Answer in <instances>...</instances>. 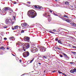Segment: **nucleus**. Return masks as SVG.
<instances>
[{"mask_svg":"<svg viewBox=\"0 0 76 76\" xmlns=\"http://www.w3.org/2000/svg\"><path fill=\"white\" fill-rule=\"evenodd\" d=\"M15 28L14 27H12V30H15Z\"/></svg>","mask_w":76,"mask_h":76,"instance_id":"obj_43","label":"nucleus"},{"mask_svg":"<svg viewBox=\"0 0 76 76\" xmlns=\"http://www.w3.org/2000/svg\"><path fill=\"white\" fill-rule=\"evenodd\" d=\"M43 57L44 58H47V56H43Z\"/></svg>","mask_w":76,"mask_h":76,"instance_id":"obj_39","label":"nucleus"},{"mask_svg":"<svg viewBox=\"0 0 76 76\" xmlns=\"http://www.w3.org/2000/svg\"><path fill=\"white\" fill-rule=\"evenodd\" d=\"M22 75H23V74Z\"/></svg>","mask_w":76,"mask_h":76,"instance_id":"obj_59","label":"nucleus"},{"mask_svg":"<svg viewBox=\"0 0 76 76\" xmlns=\"http://www.w3.org/2000/svg\"><path fill=\"white\" fill-rule=\"evenodd\" d=\"M27 13L28 16L31 18H34L37 15V12L34 10H29Z\"/></svg>","mask_w":76,"mask_h":76,"instance_id":"obj_1","label":"nucleus"},{"mask_svg":"<svg viewBox=\"0 0 76 76\" xmlns=\"http://www.w3.org/2000/svg\"><path fill=\"white\" fill-rule=\"evenodd\" d=\"M15 29H17L18 28H19V26L18 25L15 26H14Z\"/></svg>","mask_w":76,"mask_h":76,"instance_id":"obj_18","label":"nucleus"},{"mask_svg":"<svg viewBox=\"0 0 76 76\" xmlns=\"http://www.w3.org/2000/svg\"><path fill=\"white\" fill-rule=\"evenodd\" d=\"M63 55H64V56H65L66 58H68V59L69 58V57L67 56V55H66V54L65 53H63Z\"/></svg>","mask_w":76,"mask_h":76,"instance_id":"obj_13","label":"nucleus"},{"mask_svg":"<svg viewBox=\"0 0 76 76\" xmlns=\"http://www.w3.org/2000/svg\"><path fill=\"white\" fill-rule=\"evenodd\" d=\"M30 47V45L28 43H26L23 46V49L24 51H26V49H28Z\"/></svg>","mask_w":76,"mask_h":76,"instance_id":"obj_2","label":"nucleus"},{"mask_svg":"<svg viewBox=\"0 0 76 76\" xmlns=\"http://www.w3.org/2000/svg\"><path fill=\"white\" fill-rule=\"evenodd\" d=\"M24 32H25V31L24 30H23L21 31V33H24Z\"/></svg>","mask_w":76,"mask_h":76,"instance_id":"obj_30","label":"nucleus"},{"mask_svg":"<svg viewBox=\"0 0 76 76\" xmlns=\"http://www.w3.org/2000/svg\"><path fill=\"white\" fill-rule=\"evenodd\" d=\"M55 41H56V42H57V41H58V38H56L55 39Z\"/></svg>","mask_w":76,"mask_h":76,"instance_id":"obj_27","label":"nucleus"},{"mask_svg":"<svg viewBox=\"0 0 76 76\" xmlns=\"http://www.w3.org/2000/svg\"><path fill=\"white\" fill-rule=\"evenodd\" d=\"M49 32H50V33H51V34H56V33L51 31H49Z\"/></svg>","mask_w":76,"mask_h":76,"instance_id":"obj_25","label":"nucleus"},{"mask_svg":"<svg viewBox=\"0 0 76 76\" xmlns=\"http://www.w3.org/2000/svg\"><path fill=\"white\" fill-rule=\"evenodd\" d=\"M8 27V26H4L3 27V28L4 29H6V28H7Z\"/></svg>","mask_w":76,"mask_h":76,"instance_id":"obj_29","label":"nucleus"},{"mask_svg":"<svg viewBox=\"0 0 76 76\" xmlns=\"http://www.w3.org/2000/svg\"><path fill=\"white\" fill-rule=\"evenodd\" d=\"M58 43H59V44H62V42H61V41L60 40H58Z\"/></svg>","mask_w":76,"mask_h":76,"instance_id":"obj_22","label":"nucleus"},{"mask_svg":"<svg viewBox=\"0 0 76 76\" xmlns=\"http://www.w3.org/2000/svg\"><path fill=\"white\" fill-rule=\"evenodd\" d=\"M14 2V3H13V4H16V2Z\"/></svg>","mask_w":76,"mask_h":76,"instance_id":"obj_48","label":"nucleus"},{"mask_svg":"<svg viewBox=\"0 0 76 76\" xmlns=\"http://www.w3.org/2000/svg\"><path fill=\"white\" fill-rule=\"evenodd\" d=\"M21 25H22V27H23V28H25V27H28V24L26 23H22L21 24Z\"/></svg>","mask_w":76,"mask_h":76,"instance_id":"obj_7","label":"nucleus"},{"mask_svg":"<svg viewBox=\"0 0 76 76\" xmlns=\"http://www.w3.org/2000/svg\"><path fill=\"white\" fill-rule=\"evenodd\" d=\"M43 16H45L46 18H48V16H51L49 14V13H45V14H43Z\"/></svg>","mask_w":76,"mask_h":76,"instance_id":"obj_9","label":"nucleus"},{"mask_svg":"<svg viewBox=\"0 0 76 76\" xmlns=\"http://www.w3.org/2000/svg\"><path fill=\"white\" fill-rule=\"evenodd\" d=\"M70 73H75V71L73 70V69L72 70H71L70 71Z\"/></svg>","mask_w":76,"mask_h":76,"instance_id":"obj_23","label":"nucleus"},{"mask_svg":"<svg viewBox=\"0 0 76 76\" xmlns=\"http://www.w3.org/2000/svg\"><path fill=\"white\" fill-rule=\"evenodd\" d=\"M30 38L29 37H25L24 38V40L25 41H27L28 42H29Z\"/></svg>","mask_w":76,"mask_h":76,"instance_id":"obj_10","label":"nucleus"},{"mask_svg":"<svg viewBox=\"0 0 76 76\" xmlns=\"http://www.w3.org/2000/svg\"><path fill=\"white\" fill-rule=\"evenodd\" d=\"M69 46H70V45H69Z\"/></svg>","mask_w":76,"mask_h":76,"instance_id":"obj_57","label":"nucleus"},{"mask_svg":"<svg viewBox=\"0 0 76 76\" xmlns=\"http://www.w3.org/2000/svg\"><path fill=\"white\" fill-rule=\"evenodd\" d=\"M31 50L32 53H35L37 51V48H35L34 47H31Z\"/></svg>","mask_w":76,"mask_h":76,"instance_id":"obj_6","label":"nucleus"},{"mask_svg":"<svg viewBox=\"0 0 76 76\" xmlns=\"http://www.w3.org/2000/svg\"><path fill=\"white\" fill-rule=\"evenodd\" d=\"M37 47L38 48L40 49V51L41 52H44L45 51V48L43 46H40L39 45H38Z\"/></svg>","mask_w":76,"mask_h":76,"instance_id":"obj_3","label":"nucleus"},{"mask_svg":"<svg viewBox=\"0 0 76 76\" xmlns=\"http://www.w3.org/2000/svg\"><path fill=\"white\" fill-rule=\"evenodd\" d=\"M13 18H14V19H15V17L14 16H13Z\"/></svg>","mask_w":76,"mask_h":76,"instance_id":"obj_51","label":"nucleus"},{"mask_svg":"<svg viewBox=\"0 0 76 76\" xmlns=\"http://www.w3.org/2000/svg\"><path fill=\"white\" fill-rule=\"evenodd\" d=\"M66 21L67 22H68V23H71V22L70 20L69 19L66 20Z\"/></svg>","mask_w":76,"mask_h":76,"instance_id":"obj_20","label":"nucleus"},{"mask_svg":"<svg viewBox=\"0 0 76 76\" xmlns=\"http://www.w3.org/2000/svg\"><path fill=\"white\" fill-rule=\"evenodd\" d=\"M10 40L13 41V39H14V37H12L9 38Z\"/></svg>","mask_w":76,"mask_h":76,"instance_id":"obj_16","label":"nucleus"},{"mask_svg":"<svg viewBox=\"0 0 76 76\" xmlns=\"http://www.w3.org/2000/svg\"><path fill=\"white\" fill-rule=\"evenodd\" d=\"M54 15H55V16H57V14H56L55 13H54Z\"/></svg>","mask_w":76,"mask_h":76,"instance_id":"obj_49","label":"nucleus"},{"mask_svg":"<svg viewBox=\"0 0 76 76\" xmlns=\"http://www.w3.org/2000/svg\"><path fill=\"white\" fill-rule=\"evenodd\" d=\"M56 49V50H61V48H60L58 47H56L55 48Z\"/></svg>","mask_w":76,"mask_h":76,"instance_id":"obj_21","label":"nucleus"},{"mask_svg":"<svg viewBox=\"0 0 76 76\" xmlns=\"http://www.w3.org/2000/svg\"><path fill=\"white\" fill-rule=\"evenodd\" d=\"M65 75V76H66V74H65V75Z\"/></svg>","mask_w":76,"mask_h":76,"instance_id":"obj_55","label":"nucleus"},{"mask_svg":"<svg viewBox=\"0 0 76 76\" xmlns=\"http://www.w3.org/2000/svg\"><path fill=\"white\" fill-rule=\"evenodd\" d=\"M0 40L1 41H2V37L1 36H0Z\"/></svg>","mask_w":76,"mask_h":76,"instance_id":"obj_33","label":"nucleus"},{"mask_svg":"<svg viewBox=\"0 0 76 76\" xmlns=\"http://www.w3.org/2000/svg\"><path fill=\"white\" fill-rule=\"evenodd\" d=\"M59 56H60V57H63V55H62L60 54L59 55Z\"/></svg>","mask_w":76,"mask_h":76,"instance_id":"obj_34","label":"nucleus"},{"mask_svg":"<svg viewBox=\"0 0 76 76\" xmlns=\"http://www.w3.org/2000/svg\"><path fill=\"white\" fill-rule=\"evenodd\" d=\"M52 31H53V32H56V30L55 29H53V30H52Z\"/></svg>","mask_w":76,"mask_h":76,"instance_id":"obj_32","label":"nucleus"},{"mask_svg":"<svg viewBox=\"0 0 76 76\" xmlns=\"http://www.w3.org/2000/svg\"><path fill=\"white\" fill-rule=\"evenodd\" d=\"M12 56H15V55L14 54H13V53H12Z\"/></svg>","mask_w":76,"mask_h":76,"instance_id":"obj_50","label":"nucleus"},{"mask_svg":"<svg viewBox=\"0 0 76 76\" xmlns=\"http://www.w3.org/2000/svg\"><path fill=\"white\" fill-rule=\"evenodd\" d=\"M4 40H7V38H6V37H4Z\"/></svg>","mask_w":76,"mask_h":76,"instance_id":"obj_40","label":"nucleus"},{"mask_svg":"<svg viewBox=\"0 0 76 76\" xmlns=\"http://www.w3.org/2000/svg\"><path fill=\"white\" fill-rule=\"evenodd\" d=\"M23 55L24 57H27L29 56V53L28 51H26L24 52L23 53Z\"/></svg>","mask_w":76,"mask_h":76,"instance_id":"obj_4","label":"nucleus"},{"mask_svg":"<svg viewBox=\"0 0 76 76\" xmlns=\"http://www.w3.org/2000/svg\"><path fill=\"white\" fill-rule=\"evenodd\" d=\"M57 72V71L54 70V71H52V72L53 73H54V72Z\"/></svg>","mask_w":76,"mask_h":76,"instance_id":"obj_36","label":"nucleus"},{"mask_svg":"<svg viewBox=\"0 0 76 76\" xmlns=\"http://www.w3.org/2000/svg\"><path fill=\"white\" fill-rule=\"evenodd\" d=\"M72 48H76V47H75V46H73L72 47Z\"/></svg>","mask_w":76,"mask_h":76,"instance_id":"obj_45","label":"nucleus"},{"mask_svg":"<svg viewBox=\"0 0 76 76\" xmlns=\"http://www.w3.org/2000/svg\"><path fill=\"white\" fill-rule=\"evenodd\" d=\"M14 23V22H13V21H12L11 22V25H13V23Z\"/></svg>","mask_w":76,"mask_h":76,"instance_id":"obj_42","label":"nucleus"},{"mask_svg":"<svg viewBox=\"0 0 76 76\" xmlns=\"http://www.w3.org/2000/svg\"><path fill=\"white\" fill-rule=\"evenodd\" d=\"M34 7L36 9H40L39 10H42V9H43V7H41L40 6L38 5H35L34 6Z\"/></svg>","mask_w":76,"mask_h":76,"instance_id":"obj_5","label":"nucleus"},{"mask_svg":"<svg viewBox=\"0 0 76 76\" xmlns=\"http://www.w3.org/2000/svg\"><path fill=\"white\" fill-rule=\"evenodd\" d=\"M6 24H10L11 22H12V20L10 19H7L5 21Z\"/></svg>","mask_w":76,"mask_h":76,"instance_id":"obj_8","label":"nucleus"},{"mask_svg":"<svg viewBox=\"0 0 76 76\" xmlns=\"http://www.w3.org/2000/svg\"><path fill=\"white\" fill-rule=\"evenodd\" d=\"M10 49V48H7V50H9Z\"/></svg>","mask_w":76,"mask_h":76,"instance_id":"obj_46","label":"nucleus"},{"mask_svg":"<svg viewBox=\"0 0 76 76\" xmlns=\"http://www.w3.org/2000/svg\"><path fill=\"white\" fill-rule=\"evenodd\" d=\"M0 49L1 50H5V48H4V46H1L0 48Z\"/></svg>","mask_w":76,"mask_h":76,"instance_id":"obj_17","label":"nucleus"},{"mask_svg":"<svg viewBox=\"0 0 76 76\" xmlns=\"http://www.w3.org/2000/svg\"><path fill=\"white\" fill-rule=\"evenodd\" d=\"M5 10V11H6V12L7 13L9 10V9H10V7H5L4 8Z\"/></svg>","mask_w":76,"mask_h":76,"instance_id":"obj_11","label":"nucleus"},{"mask_svg":"<svg viewBox=\"0 0 76 76\" xmlns=\"http://www.w3.org/2000/svg\"><path fill=\"white\" fill-rule=\"evenodd\" d=\"M73 70H74V71H75V72L76 73V68H74V69H73Z\"/></svg>","mask_w":76,"mask_h":76,"instance_id":"obj_38","label":"nucleus"},{"mask_svg":"<svg viewBox=\"0 0 76 76\" xmlns=\"http://www.w3.org/2000/svg\"><path fill=\"white\" fill-rule=\"evenodd\" d=\"M72 53H73V54H76V52H72Z\"/></svg>","mask_w":76,"mask_h":76,"instance_id":"obj_37","label":"nucleus"},{"mask_svg":"<svg viewBox=\"0 0 76 76\" xmlns=\"http://www.w3.org/2000/svg\"><path fill=\"white\" fill-rule=\"evenodd\" d=\"M48 20L49 22H50V21H51V18L50 17H48Z\"/></svg>","mask_w":76,"mask_h":76,"instance_id":"obj_19","label":"nucleus"},{"mask_svg":"<svg viewBox=\"0 0 76 76\" xmlns=\"http://www.w3.org/2000/svg\"><path fill=\"white\" fill-rule=\"evenodd\" d=\"M44 72H45V71H44Z\"/></svg>","mask_w":76,"mask_h":76,"instance_id":"obj_56","label":"nucleus"},{"mask_svg":"<svg viewBox=\"0 0 76 76\" xmlns=\"http://www.w3.org/2000/svg\"><path fill=\"white\" fill-rule=\"evenodd\" d=\"M58 73H60V74H62V73H63V72L59 71H58Z\"/></svg>","mask_w":76,"mask_h":76,"instance_id":"obj_31","label":"nucleus"},{"mask_svg":"<svg viewBox=\"0 0 76 76\" xmlns=\"http://www.w3.org/2000/svg\"><path fill=\"white\" fill-rule=\"evenodd\" d=\"M38 64H39V65H41V63L39 62L38 63Z\"/></svg>","mask_w":76,"mask_h":76,"instance_id":"obj_41","label":"nucleus"},{"mask_svg":"<svg viewBox=\"0 0 76 76\" xmlns=\"http://www.w3.org/2000/svg\"><path fill=\"white\" fill-rule=\"evenodd\" d=\"M19 61H20V62H22V61L20 60H19Z\"/></svg>","mask_w":76,"mask_h":76,"instance_id":"obj_47","label":"nucleus"},{"mask_svg":"<svg viewBox=\"0 0 76 76\" xmlns=\"http://www.w3.org/2000/svg\"><path fill=\"white\" fill-rule=\"evenodd\" d=\"M65 4L66 5H68V4H69V2L66 1L65 3Z\"/></svg>","mask_w":76,"mask_h":76,"instance_id":"obj_24","label":"nucleus"},{"mask_svg":"<svg viewBox=\"0 0 76 76\" xmlns=\"http://www.w3.org/2000/svg\"><path fill=\"white\" fill-rule=\"evenodd\" d=\"M2 13H6V11L5 10V9H4H4H3L2 10Z\"/></svg>","mask_w":76,"mask_h":76,"instance_id":"obj_15","label":"nucleus"},{"mask_svg":"<svg viewBox=\"0 0 76 76\" xmlns=\"http://www.w3.org/2000/svg\"><path fill=\"white\" fill-rule=\"evenodd\" d=\"M64 18H67V19H68L69 18V17L67 16L66 15H64Z\"/></svg>","mask_w":76,"mask_h":76,"instance_id":"obj_26","label":"nucleus"},{"mask_svg":"<svg viewBox=\"0 0 76 76\" xmlns=\"http://www.w3.org/2000/svg\"><path fill=\"white\" fill-rule=\"evenodd\" d=\"M34 61V59L30 61V63H32V61Z\"/></svg>","mask_w":76,"mask_h":76,"instance_id":"obj_35","label":"nucleus"},{"mask_svg":"<svg viewBox=\"0 0 76 76\" xmlns=\"http://www.w3.org/2000/svg\"><path fill=\"white\" fill-rule=\"evenodd\" d=\"M17 44H20V43H17Z\"/></svg>","mask_w":76,"mask_h":76,"instance_id":"obj_53","label":"nucleus"},{"mask_svg":"<svg viewBox=\"0 0 76 76\" xmlns=\"http://www.w3.org/2000/svg\"><path fill=\"white\" fill-rule=\"evenodd\" d=\"M62 75H65V74L64 73H62Z\"/></svg>","mask_w":76,"mask_h":76,"instance_id":"obj_52","label":"nucleus"},{"mask_svg":"<svg viewBox=\"0 0 76 76\" xmlns=\"http://www.w3.org/2000/svg\"><path fill=\"white\" fill-rule=\"evenodd\" d=\"M75 8H76V6L75 7Z\"/></svg>","mask_w":76,"mask_h":76,"instance_id":"obj_58","label":"nucleus"},{"mask_svg":"<svg viewBox=\"0 0 76 76\" xmlns=\"http://www.w3.org/2000/svg\"><path fill=\"white\" fill-rule=\"evenodd\" d=\"M62 19L63 20H64V21H66V19L64 18H62Z\"/></svg>","mask_w":76,"mask_h":76,"instance_id":"obj_28","label":"nucleus"},{"mask_svg":"<svg viewBox=\"0 0 76 76\" xmlns=\"http://www.w3.org/2000/svg\"><path fill=\"white\" fill-rule=\"evenodd\" d=\"M50 12H51H51H52V11H50Z\"/></svg>","mask_w":76,"mask_h":76,"instance_id":"obj_54","label":"nucleus"},{"mask_svg":"<svg viewBox=\"0 0 76 76\" xmlns=\"http://www.w3.org/2000/svg\"><path fill=\"white\" fill-rule=\"evenodd\" d=\"M70 64H73V63H74V62H70Z\"/></svg>","mask_w":76,"mask_h":76,"instance_id":"obj_44","label":"nucleus"},{"mask_svg":"<svg viewBox=\"0 0 76 76\" xmlns=\"http://www.w3.org/2000/svg\"><path fill=\"white\" fill-rule=\"evenodd\" d=\"M13 13V10L10 8V9H9V13Z\"/></svg>","mask_w":76,"mask_h":76,"instance_id":"obj_12","label":"nucleus"},{"mask_svg":"<svg viewBox=\"0 0 76 76\" xmlns=\"http://www.w3.org/2000/svg\"><path fill=\"white\" fill-rule=\"evenodd\" d=\"M70 24L71 25H72V26H75V27H76V24L75 23H70Z\"/></svg>","mask_w":76,"mask_h":76,"instance_id":"obj_14","label":"nucleus"}]
</instances>
